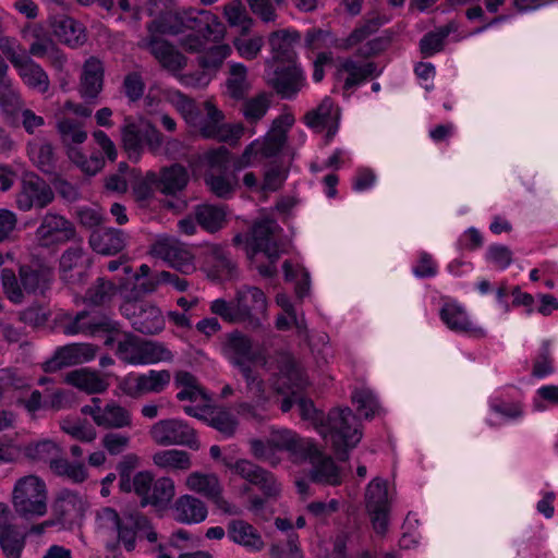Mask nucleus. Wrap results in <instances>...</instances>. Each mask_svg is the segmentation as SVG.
Segmentation results:
<instances>
[{
    "label": "nucleus",
    "mask_w": 558,
    "mask_h": 558,
    "mask_svg": "<svg viewBox=\"0 0 558 558\" xmlns=\"http://www.w3.org/2000/svg\"><path fill=\"white\" fill-rule=\"evenodd\" d=\"M167 2L168 0L147 2L145 11L155 19L147 27L149 37L141 45L149 49L162 68L178 77L181 85L193 88L205 87L211 81L208 70L219 68L231 54V47L227 44L213 46L199 57L202 71L180 74L186 65V58L167 41L157 38V35H184L191 31L192 34L181 39V46L187 51L199 52L205 49L207 43H218L225 38L226 25L209 10L190 8L163 12L160 7H166Z\"/></svg>",
    "instance_id": "nucleus-1"
},
{
    "label": "nucleus",
    "mask_w": 558,
    "mask_h": 558,
    "mask_svg": "<svg viewBox=\"0 0 558 558\" xmlns=\"http://www.w3.org/2000/svg\"><path fill=\"white\" fill-rule=\"evenodd\" d=\"M277 364L274 380L266 389L270 398L267 401H255L263 409L283 396L282 412L291 410L296 404L302 420L314 426L317 433L330 444L337 452L345 448H354L362 439L361 423L348 407L332 409L327 416L317 410L311 399L304 398L302 391L308 385L306 375L300 364L288 351L276 355Z\"/></svg>",
    "instance_id": "nucleus-2"
},
{
    "label": "nucleus",
    "mask_w": 558,
    "mask_h": 558,
    "mask_svg": "<svg viewBox=\"0 0 558 558\" xmlns=\"http://www.w3.org/2000/svg\"><path fill=\"white\" fill-rule=\"evenodd\" d=\"M172 105L185 122L197 129L205 138H214L229 144H236L243 136L244 126L241 123H223L225 116L210 100L204 102L205 116L196 108L194 101L177 89L151 87L145 97L148 113L157 112L160 104Z\"/></svg>",
    "instance_id": "nucleus-3"
},
{
    "label": "nucleus",
    "mask_w": 558,
    "mask_h": 558,
    "mask_svg": "<svg viewBox=\"0 0 558 558\" xmlns=\"http://www.w3.org/2000/svg\"><path fill=\"white\" fill-rule=\"evenodd\" d=\"M268 304L267 295L260 288L243 284L235 289L231 300H213L209 310L226 323L243 324L251 329H258L267 318Z\"/></svg>",
    "instance_id": "nucleus-4"
},
{
    "label": "nucleus",
    "mask_w": 558,
    "mask_h": 558,
    "mask_svg": "<svg viewBox=\"0 0 558 558\" xmlns=\"http://www.w3.org/2000/svg\"><path fill=\"white\" fill-rule=\"evenodd\" d=\"M148 526L146 517L137 512L120 517L114 509L106 507L96 514V533L110 553L116 551L119 546L126 551H133L140 534Z\"/></svg>",
    "instance_id": "nucleus-5"
},
{
    "label": "nucleus",
    "mask_w": 558,
    "mask_h": 558,
    "mask_svg": "<svg viewBox=\"0 0 558 558\" xmlns=\"http://www.w3.org/2000/svg\"><path fill=\"white\" fill-rule=\"evenodd\" d=\"M223 354L227 360L236 366L246 380L247 395L254 401H267L266 385L251 369V364L264 361L262 352L254 348L252 339L241 331H232L227 336L223 344Z\"/></svg>",
    "instance_id": "nucleus-6"
},
{
    "label": "nucleus",
    "mask_w": 558,
    "mask_h": 558,
    "mask_svg": "<svg viewBox=\"0 0 558 558\" xmlns=\"http://www.w3.org/2000/svg\"><path fill=\"white\" fill-rule=\"evenodd\" d=\"M295 118L292 112L284 110L272 120L268 132L252 141L242 155L233 160V170L257 166L264 160L276 157L287 144V134L293 126Z\"/></svg>",
    "instance_id": "nucleus-7"
},
{
    "label": "nucleus",
    "mask_w": 558,
    "mask_h": 558,
    "mask_svg": "<svg viewBox=\"0 0 558 558\" xmlns=\"http://www.w3.org/2000/svg\"><path fill=\"white\" fill-rule=\"evenodd\" d=\"M353 448H345L337 452V461L330 456L325 454L314 442L311 450L306 451L302 460L308 461L311 469L308 471V478H296L295 486L298 493L305 497L310 494V482L338 486L345 478L350 468L348 464L349 451Z\"/></svg>",
    "instance_id": "nucleus-8"
},
{
    "label": "nucleus",
    "mask_w": 558,
    "mask_h": 558,
    "mask_svg": "<svg viewBox=\"0 0 558 558\" xmlns=\"http://www.w3.org/2000/svg\"><path fill=\"white\" fill-rule=\"evenodd\" d=\"M282 229L269 216H260L254 223L251 235L246 243V253L253 264L256 263V256L263 253L267 259V265H256V268L263 277H272L277 272L276 263L283 252Z\"/></svg>",
    "instance_id": "nucleus-9"
},
{
    "label": "nucleus",
    "mask_w": 558,
    "mask_h": 558,
    "mask_svg": "<svg viewBox=\"0 0 558 558\" xmlns=\"http://www.w3.org/2000/svg\"><path fill=\"white\" fill-rule=\"evenodd\" d=\"M0 51L15 69L22 82L33 90L46 93L50 87L47 72L28 56L26 49L10 36H0Z\"/></svg>",
    "instance_id": "nucleus-10"
},
{
    "label": "nucleus",
    "mask_w": 558,
    "mask_h": 558,
    "mask_svg": "<svg viewBox=\"0 0 558 558\" xmlns=\"http://www.w3.org/2000/svg\"><path fill=\"white\" fill-rule=\"evenodd\" d=\"M48 490L44 480L37 475L20 477L13 486L11 502L23 519L40 518L48 510Z\"/></svg>",
    "instance_id": "nucleus-11"
},
{
    "label": "nucleus",
    "mask_w": 558,
    "mask_h": 558,
    "mask_svg": "<svg viewBox=\"0 0 558 558\" xmlns=\"http://www.w3.org/2000/svg\"><path fill=\"white\" fill-rule=\"evenodd\" d=\"M488 412L485 418L489 427L517 424L525 416L523 396L515 387L495 390L487 400Z\"/></svg>",
    "instance_id": "nucleus-12"
},
{
    "label": "nucleus",
    "mask_w": 558,
    "mask_h": 558,
    "mask_svg": "<svg viewBox=\"0 0 558 558\" xmlns=\"http://www.w3.org/2000/svg\"><path fill=\"white\" fill-rule=\"evenodd\" d=\"M57 129L62 143L68 147V156L84 173L94 175L99 172L105 160L101 156L93 154L86 157L77 147L87 138V133L83 129V124L70 118H62L57 123Z\"/></svg>",
    "instance_id": "nucleus-13"
},
{
    "label": "nucleus",
    "mask_w": 558,
    "mask_h": 558,
    "mask_svg": "<svg viewBox=\"0 0 558 558\" xmlns=\"http://www.w3.org/2000/svg\"><path fill=\"white\" fill-rule=\"evenodd\" d=\"M122 145L131 161L137 162L144 151V145L156 153L162 145L161 133L143 118H125L121 130Z\"/></svg>",
    "instance_id": "nucleus-14"
},
{
    "label": "nucleus",
    "mask_w": 558,
    "mask_h": 558,
    "mask_svg": "<svg viewBox=\"0 0 558 558\" xmlns=\"http://www.w3.org/2000/svg\"><path fill=\"white\" fill-rule=\"evenodd\" d=\"M116 353L122 362L134 366L153 365L173 359L163 343L135 336H126L120 341Z\"/></svg>",
    "instance_id": "nucleus-15"
},
{
    "label": "nucleus",
    "mask_w": 558,
    "mask_h": 558,
    "mask_svg": "<svg viewBox=\"0 0 558 558\" xmlns=\"http://www.w3.org/2000/svg\"><path fill=\"white\" fill-rule=\"evenodd\" d=\"M63 332L66 336H98L101 333L109 335L106 339V344H111L113 341V333L119 331V324L109 317L96 312L83 311L75 315L70 313L64 314L61 319Z\"/></svg>",
    "instance_id": "nucleus-16"
},
{
    "label": "nucleus",
    "mask_w": 558,
    "mask_h": 558,
    "mask_svg": "<svg viewBox=\"0 0 558 558\" xmlns=\"http://www.w3.org/2000/svg\"><path fill=\"white\" fill-rule=\"evenodd\" d=\"M222 463L248 484L257 486L265 498L277 499L281 495L282 486L276 476L250 460L239 459L233 462L222 458Z\"/></svg>",
    "instance_id": "nucleus-17"
},
{
    "label": "nucleus",
    "mask_w": 558,
    "mask_h": 558,
    "mask_svg": "<svg viewBox=\"0 0 558 558\" xmlns=\"http://www.w3.org/2000/svg\"><path fill=\"white\" fill-rule=\"evenodd\" d=\"M438 315L441 323L451 331L472 337L483 338L485 329L470 315L465 306L451 298H442Z\"/></svg>",
    "instance_id": "nucleus-18"
},
{
    "label": "nucleus",
    "mask_w": 558,
    "mask_h": 558,
    "mask_svg": "<svg viewBox=\"0 0 558 558\" xmlns=\"http://www.w3.org/2000/svg\"><path fill=\"white\" fill-rule=\"evenodd\" d=\"M81 412L101 428L119 429L132 425L131 412L114 400L104 402L100 398L94 397L89 403L82 407Z\"/></svg>",
    "instance_id": "nucleus-19"
},
{
    "label": "nucleus",
    "mask_w": 558,
    "mask_h": 558,
    "mask_svg": "<svg viewBox=\"0 0 558 558\" xmlns=\"http://www.w3.org/2000/svg\"><path fill=\"white\" fill-rule=\"evenodd\" d=\"M365 507L375 533L385 535L388 532L390 514L387 481L376 477L367 485Z\"/></svg>",
    "instance_id": "nucleus-20"
},
{
    "label": "nucleus",
    "mask_w": 558,
    "mask_h": 558,
    "mask_svg": "<svg viewBox=\"0 0 558 558\" xmlns=\"http://www.w3.org/2000/svg\"><path fill=\"white\" fill-rule=\"evenodd\" d=\"M149 435L159 446H185L193 450L199 448L194 428L183 420H160L151 426Z\"/></svg>",
    "instance_id": "nucleus-21"
},
{
    "label": "nucleus",
    "mask_w": 558,
    "mask_h": 558,
    "mask_svg": "<svg viewBox=\"0 0 558 558\" xmlns=\"http://www.w3.org/2000/svg\"><path fill=\"white\" fill-rule=\"evenodd\" d=\"M385 17H371L365 21L364 24L355 28L350 36L344 39L338 40L336 46L342 49H350L355 46H360L359 53L364 57L376 54L389 44V39L386 37H372L378 28L387 23Z\"/></svg>",
    "instance_id": "nucleus-22"
},
{
    "label": "nucleus",
    "mask_w": 558,
    "mask_h": 558,
    "mask_svg": "<svg viewBox=\"0 0 558 558\" xmlns=\"http://www.w3.org/2000/svg\"><path fill=\"white\" fill-rule=\"evenodd\" d=\"M185 487L211 501L227 514H240L241 510L223 496V487L215 473L195 471L185 478Z\"/></svg>",
    "instance_id": "nucleus-23"
},
{
    "label": "nucleus",
    "mask_w": 558,
    "mask_h": 558,
    "mask_svg": "<svg viewBox=\"0 0 558 558\" xmlns=\"http://www.w3.org/2000/svg\"><path fill=\"white\" fill-rule=\"evenodd\" d=\"M124 278H120L119 294L125 301H136L138 298L155 292L160 284H163L161 271L151 275L150 267L142 264L136 272L131 266L123 267Z\"/></svg>",
    "instance_id": "nucleus-24"
},
{
    "label": "nucleus",
    "mask_w": 558,
    "mask_h": 558,
    "mask_svg": "<svg viewBox=\"0 0 558 558\" xmlns=\"http://www.w3.org/2000/svg\"><path fill=\"white\" fill-rule=\"evenodd\" d=\"M150 253L182 274L190 275L196 270L195 256L191 247L174 238H158L153 243Z\"/></svg>",
    "instance_id": "nucleus-25"
},
{
    "label": "nucleus",
    "mask_w": 558,
    "mask_h": 558,
    "mask_svg": "<svg viewBox=\"0 0 558 558\" xmlns=\"http://www.w3.org/2000/svg\"><path fill=\"white\" fill-rule=\"evenodd\" d=\"M171 381V373L167 369H149L146 373H130L119 384L120 389L129 397L136 398L149 393L162 392Z\"/></svg>",
    "instance_id": "nucleus-26"
},
{
    "label": "nucleus",
    "mask_w": 558,
    "mask_h": 558,
    "mask_svg": "<svg viewBox=\"0 0 558 558\" xmlns=\"http://www.w3.org/2000/svg\"><path fill=\"white\" fill-rule=\"evenodd\" d=\"M381 69L373 61L340 58L336 64V81L345 92L364 84L367 80L379 76Z\"/></svg>",
    "instance_id": "nucleus-27"
},
{
    "label": "nucleus",
    "mask_w": 558,
    "mask_h": 558,
    "mask_svg": "<svg viewBox=\"0 0 558 558\" xmlns=\"http://www.w3.org/2000/svg\"><path fill=\"white\" fill-rule=\"evenodd\" d=\"M120 310L122 315L131 322L133 328L142 333L155 335L165 328V318L156 305L125 301Z\"/></svg>",
    "instance_id": "nucleus-28"
},
{
    "label": "nucleus",
    "mask_w": 558,
    "mask_h": 558,
    "mask_svg": "<svg viewBox=\"0 0 558 558\" xmlns=\"http://www.w3.org/2000/svg\"><path fill=\"white\" fill-rule=\"evenodd\" d=\"M53 197L51 187L36 174L29 173L23 178L15 202L19 209L27 211L33 207H46L53 201Z\"/></svg>",
    "instance_id": "nucleus-29"
},
{
    "label": "nucleus",
    "mask_w": 558,
    "mask_h": 558,
    "mask_svg": "<svg viewBox=\"0 0 558 558\" xmlns=\"http://www.w3.org/2000/svg\"><path fill=\"white\" fill-rule=\"evenodd\" d=\"M74 233L73 225L68 219L48 213L36 230V241L40 246L49 247L71 240Z\"/></svg>",
    "instance_id": "nucleus-30"
},
{
    "label": "nucleus",
    "mask_w": 558,
    "mask_h": 558,
    "mask_svg": "<svg viewBox=\"0 0 558 558\" xmlns=\"http://www.w3.org/2000/svg\"><path fill=\"white\" fill-rule=\"evenodd\" d=\"M339 120V108L329 97H325L315 109H312L305 116V123L308 128L318 132H327V142L331 141L338 132Z\"/></svg>",
    "instance_id": "nucleus-31"
},
{
    "label": "nucleus",
    "mask_w": 558,
    "mask_h": 558,
    "mask_svg": "<svg viewBox=\"0 0 558 558\" xmlns=\"http://www.w3.org/2000/svg\"><path fill=\"white\" fill-rule=\"evenodd\" d=\"M98 348L90 343H71L57 350L54 356L45 363L46 372L65 366L87 363L95 359Z\"/></svg>",
    "instance_id": "nucleus-32"
},
{
    "label": "nucleus",
    "mask_w": 558,
    "mask_h": 558,
    "mask_svg": "<svg viewBox=\"0 0 558 558\" xmlns=\"http://www.w3.org/2000/svg\"><path fill=\"white\" fill-rule=\"evenodd\" d=\"M11 511L0 502V547L7 558H20L25 546L26 534L10 522Z\"/></svg>",
    "instance_id": "nucleus-33"
},
{
    "label": "nucleus",
    "mask_w": 558,
    "mask_h": 558,
    "mask_svg": "<svg viewBox=\"0 0 558 558\" xmlns=\"http://www.w3.org/2000/svg\"><path fill=\"white\" fill-rule=\"evenodd\" d=\"M274 74L269 78L272 86L283 98L294 97L304 84V75L296 62L272 65Z\"/></svg>",
    "instance_id": "nucleus-34"
},
{
    "label": "nucleus",
    "mask_w": 558,
    "mask_h": 558,
    "mask_svg": "<svg viewBox=\"0 0 558 558\" xmlns=\"http://www.w3.org/2000/svg\"><path fill=\"white\" fill-rule=\"evenodd\" d=\"M183 410L187 415L207 422L208 425L227 436H231L238 425L235 416L225 408L186 405Z\"/></svg>",
    "instance_id": "nucleus-35"
},
{
    "label": "nucleus",
    "mask_w": 558,
    "mask_h": 558,
    "mask_svg": "<svg viewBox=\"0 0 558 558\" xmlns=\"http://www.w3.org/2000/svg\"><path fill=\"white\" fill-rule=\"evenodd\" d=\"M53 35L64 45L77 48L87 39L85 27L68 15H56L50 21Z\"/></svg>",
    "instance_id": "nucleus-36"
},
{
    "label": "nucleus",
    "mask_w": 558,
    "mask_h": 558,
    "mask_svg": "<svg viewBox=\"0 0 558 558\" xmlns=\"http://www.w3.org/2000/svg\"><path fill=\"white\" fill-rule=\"evenodd\" d=\"M105 69L102 62L95 58H88L84 65L81 75L80 94L86 99H96L104 85Z\"/></svg>",
    "instance_id": "nucleus-37"
},
{
    "label": "nucleus",
    "mask_w": 558,
    "mask_h": 558,
    "mask_svg": "<svg viewBox=\"0 0 558 558\" xmlns=\"http://www.w3.org/2000/svg\"><path fill=\"white\" fill-rule=\"evenodd\" d=\"M174 519L184 524H197L206 520L208 510L203 500L193 495H182L172 507Z\"/></svg>",
    "instance_id": "nucleus-38"
},
{
    "label": "nucleus",
    "mask_w": 558,
    "mask_h": 558,
    "mask_svg": "<svg viewBox=\"0 0 558 558\" xmlns=\"http://www.w3.org/2000/svg\"><path fill=\"white\" fill-rule=\"evenodd\" d=\"M128 235L116 228L95 230L89 238L92 248L102 255H113L126 245Z\"/></svg>",
    "instance_id": "nucleus-39"
},
{
    "label": "nucleus",
    "mask_w": 558,
    "mask_h": 558,
    "mask_svg": "<svg viewBox=\"0 0 558 558\" xmlns=\"http://www.w3.org/2000/svg\"><path fill=\"white\" fill-rule=\"evenodd\" d=\"M300 36L295 32L279 31L269 37L271 47L272 65L295 62V45L299 43Z\"/></svg>",
    "instance_id": "nucleus-40"
},
{
    "label": "nucleus",
    "mask_w": 558,
    "mask_h": 558,
    "mask_svg": "<svg viewBox=\"0 0 558 558\" xmlns=\"http://www.w3.org/2000/svg\"><path fill=\"white\" fill-rule=\"evenodd\" d=\"M64 381L88 395L102 393L109 387V383L104 376L87 367L69 372Z\"/></svg>",
    "instance_id": "nucleus-41"
},
{
    "label": "nucleus",
    "mask_w": 558,
    "mask_h": 558,
    "mask_svg": "<svg viewBox=\"0 0 558 558\" xmlns=\"http://www.w3.org/2000/svg\"><path fill=\"white\" fill-rule=\"evenodd\" d=\"M87 506V501L83 496L75 492L63 489L54 500L53 511L65 521H75L84 515Z\"/></svg>",
    "instance_id": "nucleus-42"
},
{
    "label": "nucleus",
    "mask_w": 558,
    "mask_h": 558,
    "mask_svg": "<svg viewBox=\"0 0 558 558\" xmlns=\"http://www.w3.org/2000/svg\"><path fill=\"white\" fill-rule=\"evenodd\" d=\"M270 444L274 445L276 451L284 450L291 456L302 459L306 451L311 450L313 441L307 438H301L290 429H274L269 436Z\"/></svg>",
    "instance_id": "nucleus-43"
},
{
    "label": "nucleus",
    "mask_w": 558,
    "mask_h": 558,
    "mask_svg": "<svg viewBox=\"0 0 558 558\" xmlns=\"http://www.w3.org/2000/svg\"><path fill=\"white\" fill-rule=\"evenodd\" d=\"M228 537L248 551H259L264 547V541L258 531L243 520H232L228 524Z\"/></svg>",
    "instance_id": "nucleus-44"
},
{
    "label": "nucleus",
    "mask_w": 558,
    "mask_h": 558,
    "mask_svg": "<svg viewBox=\"0 0 558 558\" xmlns=\"http://www.w3.org/2000/svg\"><path fill=\"white\" fill-rule=\"evenodd\" d=\"M351 401L360 415L367 420L379 415L383 411L377 393L365 383L354 386L351 392Z\"/></svg>",
    "instance_id": "nucleus-45"
},
{
    "label": "nucleus",
    "mask_w": 558,
    "mask_h": 558,
    "mask_svg": "<svg viewBox=\"0 0 558 558\" xmlns=\"http://www.w3.org/2000/svg\"><path fill=\"white\" fill-rule=\"evenodd\" d=\"M156 466L168 472H185L192 466L191 454L184 450L165 449L153 456Z\"/></svg>",
    "instance_id": "nucleus-46"
},
{
    "label": "nucleus",
    "mask_w": 558,
    "mask_h": 558,
    "mask_svg": "<svg viewBox=\"0 0 558 558\" xmlns=\"http://www.w3.org/2000/svg\"><path fill=\"white\" fill-rule=\"evenodd\" d=\"M175 387L179 389L177 398L180 401L204 402L207 403L210 398L199 386L196 378L189 372L180 371L175 374Z\"/></svg>",
    "instance_id": "nucleus-47"
},
{
    "label": "nucleus",
    "mask_w": 558,
    "mask_h": 558,
    "mask_svg": "<svg viewBox=\"0 0 558 558\" xmlns=\"http://www.w3.org/2000/svg\"><path fill=\"white\" fill-rule=\"evenodd\" d=\"M19 275L24 292L28 294H44L49 289L51 272L47 269H33L28 266H21Z\"/></svg>",
    "instance_id": "nucleus-48"
},
{
    "label": "nucleus",
    "mask_w": 558,
    "mask_h": 558,
    "mask_svg": "<svg viewBox=\"0 0 558 558\" xmlns=\"http://www.w3.org/2000/svg\"><path fill=\"white\" fill-rule=\"evenodd\" d=\"M159 177V191L166 195H174L182 191L189 182L186 169L180 165L163 168Z\"/></svg>",
    "instance_id": "nucleus-49"
},
{
    "label": "nucleus",
    "mask_w": 558,
    "mask_h": 558,
    "mask_svg": "<svg viewBox=\"0 0 558 558\" xmlns=\"http://www.w3.org/2000/svg\"><path fill=\"white\" fill-rule=\"evenodd\" d=\"M194 215L198 226L208 232H216L222 228L227 213L223 206L203 204L195 208Z\"/></svg>",
    "instance_id": "nucleus-50"
},
{
    "label": "nucleus",
    "mask_w": 558,
    "mask_h": 558,
    "mask_svg": "<svg viewBox=\"0 0 558 558\" xmlns=\"http://www.w3.org/2000/svg\"><path fill=\"white\" fill-rule=\"evenodd\" d=\"M284 279L289 282H295V294L298 299L303 300L311 290V275L301 264L286 260L282 265Z\"/></svg>",
    "instance_id": "nucleus-51"
},
{
    "label": "nucleus",
    "mask_w": 558,
    "mask_h": 558,
    "mask_svg": "<svg viewBox=\"0 0 558 558\" xmlns=\"http://www.w3.org/2000/svg\"><path fill=\"white\" fill-rule=\"evenodd\" d=\"M23 98L12 78L0 80V108L8 116H15L23 109Z\"/></svg>",
    "instance_id": "nucleus-52"
},
{
    "label": "nucleus",
    "mask_w": 558,
    "mask_h": 558,
    "mask_svg": "<svg viewBox=\"0 0 558 558\" xmlns=\"http://www.w3.org/2000/svg\"><path fill=\"white\" fill-rule=\"evenodd\" d=\"M130 185L137 201H146L153 196L155 187L159 190V177L154 171L143 175L138 170L132 169Z\"/></svg>",
    "instance_id": "nucleus-53"
},
{
    "label": "nucleus",
    "mask_w": 558,
    "mask_h": 558,
    "mask_svg": "<svg viewBox=\"0 0 558 558\" xmlns=\"http://www.w3.org/2000/svg\"><path fill=\"white\" fill-rule=\"evenodd\" d=\"M222 14L229 26L240 28L241 33H247L254 24L242 0H230L223 5Z\"/></svg>",
    "instance_id": "nucleus-54"
},
{
    "label": "nucleus",
    "mask_w": 558,
    "mask_h": 558,
    "mask_svg": "<svg viewBox=\"0 0 558 558\" xmlns=\"http://www.w3.org/2000/svg\"><path fill=\"white\" fill-rule=\"evenodd\" d=\"M60 428L72 438L92 442L97 437L96 428L85 420L68 416L60 422Z\"/></svg>",
    "instance_id": "nucleus-55"
},
{
    "label": "nucleus",
    "mask_w": 558,
    "mask_h": 558,
    "mask_svg": "<svg viewBox=\"0 0 558 558\" xmlns=\"http://www.w3.org/2000/svg\"><path fill=\"white\" fill-rule=\"evenodd\" d=\"M174 493V482L170 477H160L154 481L143 506L166 507L172 500Z\"/></svg>",
    "instance_id": "nucleus-56"
},
{
    "label": "nucleus",
    "mask_w": 558,
    "mask_h": 558,
    "mask_svg": "<svg viewBox=\"0 0 558 558\" xmlns=\"http://www.w3.org/2000/svg\"><path fill=\"white\" fill-rule=\"evenodd\" d=\"M245 34L242 33L235 37L232 44L238 56L250 61L259 56L265 45V39L262 35L246 36Z\"/></svg>",
    "instance_id": "nucleus-57"
},
{
    "label": "nucleus",
    "mask_w": 558,
    "mask_h": 558,
    "mask_svg": "<svg viewBox=\"0 0 558 558\" xmlns=\"http://www.w3.org/2000/svg\"><path fill=\"white\" fill-rule=\"evenodd\" d=\"M248 87L247 68L240 62L231 63L230 77L227 82L229 95L234 99H240L246 94Z\"/></svg>",
    "instance_id": "nucleus-58"
},
{
    "label": "nucleus",
    "mask_w": 558,
    "mask_h": 558,
    "mask_svg": "<svg viewBox=\"0 0 558 558\" xmlns=\"http://www.w3.org/2000/svg\"><path fill=\"white\" fill-rule=\"evenodd\" d=\"M270 95L266 93L258 94L243 102L242 113L248 122H257L267 113L270 108Z\"/></svg>",
    "instance_id": "nucleus-59"
},
{
    "label": "nucleus",
    "mask_w": 558,
    "mask_h": 558,
    "mask_svg": "<svg viewBox=\"0 0 558 558\" xmlns=\"http://www.w3.org/2000/svg\"><path fill=\"white\" fill-rule=\"evenodd\" d=\"M211 259L215 262V265L208 270L209 277L215 280H230L234 277L235 265L226 255L223 250L215 247L211 251Z\"/></svg>",
    "instance_id": "nucleus-60"
},
{
    "label": "nucleus",
    "mask_w": 558,
    "mask_h": 558,
    "mask_svg": "<svg viewBox=\"0 0 558 558\" xmlns=\"http://www.w3.org/2000/svg\"><path fill=\"white\" fill-rule=\"evenodd\" d=\"M1 286L5 298L13 304L24 302V289L20 277L12 269L3 268L0 274Z\"/></svg>",
    "instance_id": "nucleus-61"
},
{
    "label": "nucleus",
    "mask_w": 558,
    "mask_h": 558,
    "mask_svg": "<svg viewBox=\"0 0 558 558\" xmlns=\"http://www.w3.org/2000/svg\"><path fill=\"white\" fill-rule=\"evenodd\" d=\"M289 170L281 163H271L265 168L263 173L262 192L278 191L288 179Z\"/></svg>",
    "instance_id": "nucleus-62"
},
{
    "label": "nucleus",
    "mask_w": 558,
    "mask_h": 558,
    "mask_svg": "<svg viewBox=\"0 0 558 558\" xmlns=\"http://www.w3.org/2000/svg\"><path fill=\"white\" fill-rule=\"evenodd\" d=\"M205 182L209 190L221 198L230 197L238 184L235 177L222 173L215 174L214 172H208L205 175Z\"/></svg>",
    "instance_id": "nucleus-63"
},
{
    "label": "nucleus",
    "mask_w": 558,
    "mask_h": 558,
    "mask_svg": "<svg viewBox=\"0 0 558 558\" xmlns=\"http://www.w3.org/2000/svg\"><path fill=\"white\" fill-rule=\"evenodd\" d=\"M558 407V386L543 385L536 389L532 399V409L535 412H544Z\"/></svg>",
    "instance_id": "nucleus-64"
}]
</instances>
